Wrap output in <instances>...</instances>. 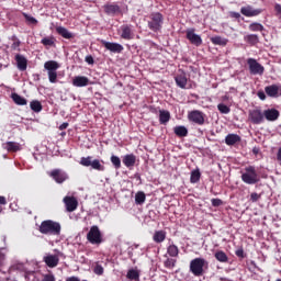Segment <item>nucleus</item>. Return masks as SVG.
<instances>
[{"label": "nucleus", "mask_w": 281, "mask_h": 281, "mask_svg": "<svg viewBox=\"0 0 281 281\" xmlns=\"http://www.w3.org/2000/svg\"><path fill=\"white\" fill-rule=\"evenodd\" d=\"M159 122L160 124H168L170 122V111L159 110Z\"/></svg>", "instance_id": "cd10ccee"}, {"label": "nucleus", "mask_w": 281, "mask_h": 281, "mask_svg": "<svg viewBox=\"0 0 281 281\" xmlns=\"http://www.w3.org/2000/svg\"><path fill=\"white\" fill-rule=\"evenodd\" d=\"M176 83L177 87H180V89H186L188 85V77L184 75V72H181L180 75L176 76Z\"/></svg>", "instance_id": "5701e85b"}, {"label": "nucleus", "mask_w": 281, "mask_h": 281, "mask_svg": "<svg viewBox=\"0 0 281 281\" xmlns=\"http://www.w3.org/2000/svg\"><path fill=\"white\" fill-rule=\"evenodd\" d=\"M87 240L91 243V245H101L102 243V233L98 226H92L87 234Z\"/></svg>", "instance_id": "0eeeda50"}, {"label": "nucleus", "mask_w": 281, "mask_h": 281, "mask_svg": "<svg viewBox=\"0 0 281 281\" xmlns=\"http://www.w3.org/2000/svg\"><path fill=\"white\" fill-rule=\"evenodd\" d=\"M240 12L244 16H258L259 14H262V9H255L251 5L241 7Z\"/></svg>", "instance_id": "4468645a"}, {"label": "nucleus", "mask_w": 281, "mask_h": 281, "mask_svg": "<svg viewBox=\"0 0 281 281\" xmlns=\"http://www.w3.org/2000/svg\"><path fill=\"white\" fill-rule=\"evenodd\" d=\"M277 159L278 161H281V147L278 149Z\"/></svg>", "instance_id": "680f3d73"}, {"label": "nucleus", "mask_w": 281, "mask_h": 281, "mask_svg": "<svg viewBox=\"0 0 281 281\" xmlns=\"http://www.w3.org/2000/svg\"><path fill=\"white\" fill-rule=\"evenodd\" d=\"M43 281H56L54 274H45Z\"/></svg>", "instance_id": "3c124183"}, {"label": "nucleus", "mask_w": 281, "mask_h": 281, "mask_svg": "<svg viewBox=\"0 0 281 281\" xmlns=\"http://www.w3.org/2000/svg\"><path fill=\"white\" fill-rule=\"evenodd\" d=\"M248 30H250V32H262L265 26L258 22H254L248 26Z\"/></svg>", "instance_id": "ea45409f"}, {"label": "nucleus", "mask_w": 281, "mask_h": 281, "mask_svg": "<svg viewBox=\"0 0 281 281\" xmlns=\"http://www.w3.org/2000/svg\"><path fill=\"white\" fill-rule=\"evenodd\" d=\"M3 148H5V150H9V153H16L21 150V144L14 143V142H8L3 144Z\"/></svg>", "instance_id": "b1692460"}, {"label": "nucleus", "mask_w": 281, "mask_h": 281, "mask_svg": "<svg viewBox=\"0 0 281 281\" xmlns=\"http://www.w3.org/2000/svg\"><path fill=\"white\" fill-rule=\"evenodd\" d=\"M136 205H144L146 203V194L144 192H137L135 195Z\"/></svg>", "instance_id": "4c0bfd02"}, {"label": "nucleus", "mask_w": 281, "mask_h": 281, "mask_svg": "<svg viewBox=\"0 0 281 281\" xmlns=\"http://www.w3.org/2000/svg\"><path fill=\"white\" fill-rule=\"evenodd\" d=\"M64 203L67 212H76L78 210V200L74 196H65Z\"/></svg>", "instance_id": "2eb2a0df"}, {"label": "nucleus", "mask_w": 281, "mask_h": 281, "mask_svg": "<svg viewBox=\"0 0 281 281\" xmlns=\"http://www.w3.org/2000/svg\"><path fill=\"white\" fill-rule=\"evenodd\" d=\"M274 10H276L277 14H278L279 16H281V4L277 3V4L274 5Z\"/></svg>", "instance_id": "6e6d98bb"}, {"label": "nucleus", "mask_w": 281, "mask_h": 281, "mask_svg": "<svg viewBox=\"0 0 281 281\" xmlns=\"http://www.w3.org/2000/svg\"><path fill=\"white\" fill-rule=\"evenodd\" d=\"M229 41L225 37H221V36H214V37H211V43H213V45H222V46H225L227 45Z\"/></svg>", "instance_id": "f704fd0d"}, {"label": "nucleus", "mask_w": 281, "mask_h": 281, "mask_svg": "<svg viewBox=\"0 0 281 281\" xmlns=\"http://www.w3.org/2000/svg\"><path fill=\"white\" fill-rule=\"evenodd\" d=\"M229 16H232V19H240V13L235 12V11H231Z\"/></svg>", "instance_id": "603ef678"}, {"label": "nucleus", "mask_w": 281, "mask_h": 281, "mask_svg": "<svg viewBox=\"0 0 281 281\" xmlns=\"http://www.w3.org/2000/svg\"><path fill=\"white\" fill-rule=\"evenodd\" d=\"M265 91L269 98H278L281 95V86L271 85L265 88Z\"/></svg>", "instance_id": "f3484780"}, {"label": "nucleus", "mask_w": 281, "mask_h": 281, "mask_svg": "<svg viewBox=\"0 0 281 281\" xmlns=\"http://www.w3.org/2000/svg\"><path fill=\"white\" fill-rule=\"evenodd\" d=\"M80 166H85V168H89L91 166L92 170H99V172H104V165H102V160L94 159L91 156L81 157L79 161Z\"/></svg>", "instance_id": "20e7f679"}, {"label": "nucleus", "mask_w": 281, "mask_h": 281, "mask_svg": "<svg viewBox=\"0 0 281 281\" xmlns=\"http://www.w3.org/2000/svg\"><path fill=\"white\" fill-rule=\"evenodd\" d=\"M214 256L218 262H229V257L223 250H217Z\"/></svg>", "instance_id": "c756f323"}, {"label": "nucleus", "mask_w": 281, "mask_h": 281, "mask_svg": "<svg viewBox=\"0 0 281 281\" xmlns=\"http://www.w3.org/2000/svg\"><path fill=\"white\" fill-rule=\"evenodd\" d=\"M5 203H8L5 196H0V205H5Z\"/></svg>", "instance_id": "bf43d9fd"}, {"label": "nucleus", "mask_w": 281, "mask_h": 281, "mask_svg": "<svg viewBox=\"0 0 281 281\" xmlns=\"http://www.w3.org/2000/svg\"><path fill=\"white\" fill-rule=\"evenodd\" d=\"M137 161V157L134 154H127L123 157V164L126 168H133Z\"/></svg>", "instance_id": "aec40b11"}, {"label": "nucleus", "mask_w": 281, "mask_h": 281, "mask_svg": "<svg viewBox=\"0 0 281 281\" xmlns=\"http://www.w3.org/2000/svg\"><path fill=\"white\" fill-rule=\"evenodd\" d=\"M241 181L247 186H256V183H260V175H258L256 167H246L241 172Z\"/></svg>", "instance_id": "f03ea898"}, {"label": "nucleus", "mask_w": 281, "mask_h": 281, "mask_svg": "<svg viewBox=\"0 0 281 281\" xmlns=\"http://www.w3.org/2000/svg\"><path fill=\"white\" fill-rule=\"evenodd\" d=\"M127 280L139 281V270L130 269L126 274Z\"/></svg>", "instance_id": "7c9ffc66"}, {"label": "nucleus", "mask_w": 281, "mask_h": 281, "mask_svg": "<svg viewBox=\"0 0 281 281\" xmlns=\"http://www.w3.org/2000/svg\"><path fill=\"white\" fill-rule=\"evenodd\" d=\"M60 256H63V252L57 251L56 255H46L43 258V261L47 267L50 269H54L55 267H58V262H60Z\"/></svg>", "instance_id": "1a4fd4ad"}, {"label": "nucleus", "mask_w": 281, "mask_h": 281, "mask_svg": "<svg viewBox=\"0 0 281 281\" xmlns=\"http://www.w3.org/2000/svg\"><path fill=\"white\" fill-rule=\"evenodd\" d=\"M101 43L105 49H108V52H112V54H122V52H124V46H122V44L106 42L104 40H102Z\"/></svg>", "instance_id": "9b49d317"}, {"label": "nucleus", "mask_w": 281, "mask_h": 281, "mask_svg": "<svg viewBox=\"0 0 281 281\" xmlns=\"http://www.w3.org/2000/svg\"><path fill=\"white\" fill-rule=\"evenodd\" d=\"M173 133H176L178 137H188V128L186 126H176Z\"/></svg>", "instance_id": "473e14b6"}, {"label": "nucleus", "mask_w": 281, "mask_h": 281, "mask_svg": "<svg viewBox=\"0 0 281 281\" xmlns=\"http://www.w3.org/2000/svg\"><path fill=\"white\" fill-rule=\"evenodd\" d=\"M187 38L190 41L192 45H195L196 47L203 45V40L200 35L194 33V29H188L187 30Z\"/></svg>", "instance_id": "ddd939ff"}, {"label": "nucleus", "mask_w": 281, "mask_h": 281, "mask_svg": "<svg viewBox=\"0 0 281 281\" xmlns=\"http://www.w3.org/2000/svg\"><path fill=\"white\" fill-rule=\"evenodd\" d=\"M30 106L34 113H41L43 111V104L38 100L31 101Z\"/></svg>", "instance_id": "e433bc0d"}, {"label": "nucleus", "mask_w": 281, "mask_h": 281, "mask_svg": "<svg viewBox=\"0 0 281 281\" xmlns=\"http://www.w3.org/2000/svg\"><path fill=\"white\" fill-rule=\"evenodd\" d=\"M95 276H102L104 273V268L100 265H97L93 269Z\"/></svg>", "instance_id": "de8ad7c7"}, {"label": "nucleus", "mask_w": 281, "mask_h": 281, "mask_svg": "<svg viewBox=\"0 0 281 281\" xmlns=\"http://www.w3.org/2000/svg\"><path fill=\"white\" fill-rule=\"evenodd\" d=\"M276 281H281V279H277Z\"/></svg>", "instance_id": "69168bd1"}, {"label": "nucleus", "mask_w": 281, "mask_h": 281, "mask_svg": "<svg viewBox=\"0 0 281 281\" xmlns=\"http://www.w3.org/2000/svg\"><path fill=\"white\" fill-rule=\"evenodd\" d=\"M280 117V111L276 109H268L263 111V120L266 119L268 122H276Z\"/></svg>", "instance_id": "dca6fc26"}, {"label": "nucleus", "mask_w": 281, "mask_h": 281, "mask_svg": "<svg viewBox=\"0 0 281 281\" xmlns=\"http://www.w3.org/2000/svg\"><path fill=\"white\" fill-rule=\"evenodd\" d=\"M86 63H88V65H93V57L92 56H87L86 57Z\"/></svg>", "instance_id": "4d7b16f0"}, {"label": "nucleus", "mask_w": 281, "mask_h": 281, "mask_svg": "<svg viewBox=\"0 0 281 281\" xmlns=\"http://www.w3.org/2000/svg\"><path fill=\"white\" fill-rule=\"evenodd\" d=\"M248 120L251 124H262L265 122V114L260 108L249 110Z\"/></svg>", "instance_id": "6e6552de"}, {"label": "nucleus", "mask_w": 281, "mask_h": 281, "mask_svg": "<svg viewBox=\"0 0 281 281\" xmlns=\"http://www.w3.org/2000/svg\"><path fill=\"white\" fill-rule=\"evenodd\" d=\"M240 142V137L237 134H228L225 137V144L227 146H235V144H238Z\"/></svg>", "instance_id": "393cba45"}, {"label": "nucleus", "mask_w": 281, "mask_h": 281, "mask_svg": "<svg viewBox=\"0 0 281 281\" xmlns=\"http://www.w3.org/2000/svg\"><path fill=\"white\" fill-rule=\"evenodd\" d=\"M257 95H258L259 100H267V94H265V92H262V91H259L257 93Z\"/></svg>", "instance_id": "5fc2aeb1"}, {"label": "nucleus", "mask_w": 281, "mask_h": 281, "mask_svg": "<svg viewBox=\"0 0 281 281\" xmlns=\"http://www.w3.org/2000/svg\"><path fill=\"white\" fill-rule=\"evenodd\" d=\"M49 177L56 181V183H65L67 179H69V176H67V172L60 170V169H54L49 172Z\"/></svg>", "instance_id": "f8f14e48"}, {"label": "nucleus", "mask_w": 281, "mask_h": 281, "mask_svg": "<svg viewBox=\"0 0 281 281\" xmlns=\"http://www.w3.org/2000/svg\"><path fill=\"white\" fill-rule=\"evenodd\" d=\"M247 65L251 76H262V74H265V66L258 63V60L248 58Z\"/></svg>", "instance_id": "423d86ee"}, {"label": "nucleus", "mask_w": 281, "mask_h": 281, "mask_svg": "<svg viewBox=\"0 0 281 281\" xmlns=\"http://www.w3.org/2000/svg\"><path fill=\"white\" fill-rule=\"evenodd\" d=\"M67 126H69V123H63L59 128L60 131H65V128H67Z\"/></svg>", "instance_id": "13d9d810"}, {"label": "nucleus", "mask_w": 281, "mask_h": 281, "mask_svg": "<svg viewBox=\"0 0 281 281\" xmlns=\"http://www.w3.org/2000/svg\"><path fill=\"white\" fill-rule=\"evenodd\" d=\"M103 10L105 12V14H120L121 10H120V5H117L116 3H110V4H105L103 7Z\"/></svg>", "instance_id": "412c9836"}, {"label": "nucleus", "mask_w": 281, "mask_h": 281, "mask_svg": "<svg viewBox=\"0 0 281 281\" xmlns=\"http://www.w3.org/2000/svg\"><path fill=\"white\" fill-rule=\"evenodd\" d=\"M244 41H246V43H249V45H258V43H259L258 35H256V34L246 35L244 37Z\"/></svg>", "instance_id": "c9c22d12"}, {"label": "nucleus", "mask_w": 281, "mask_h": 281, "mask_svg": "<svg viewBox=\"0 0 281 281\" xmlns=\"http://www.w3.org/2000/svg\"><path fill=\"white\" fill-rule=\"evenodd\" d=\"M56 32L59 36H63V38H74V34L65 29V26H57Z\"/></svg>", "instance_id": "c85d7f7f"}, {"label": "nucleus", "mask_w": 281, "mask_h": 281, "mask_svg": "<svg viewBox=\"0 0 281 281\" xmlns=\"http://www.w3.org/2000/svg\"><path fill=\"white\" fill-rule=\"evenodd\" d=\"M20 46H21V41L19 40L13 42V44L11 45L12 49H19Z\"/></svg>", "instance_id": "864d4df0"}, {"label": "nucleus", "mask_w": 281, "mask_h": 281, "mask_svg": "<svg viewBox=\"0 0 281 281\" xmlns=\"http://www.w3.org/2000/svg\"><path fill=\"white\" fill-rule=\"evenodd\" d=\"M161 25H164V15H161L159 12L151 13L150 21L148 22L149 30H153V32H158V30H161Z\"/></svg>", "instance_id": "39448f33"}, {"label": "nucleus", "mask_w": 281, "mask_h": 281, "mask_svg": "<svg viewBox=\"0 0 281 281\" xmlns=\"http://www.w3.org/2000/svg\"><path fill=\"white\" fill-rule=\"evenodd\" d=\"M220 281H232V280H229V279H227V278H225V277H221V278H220Z\"/></svg>", "instance_id": "0e129e2a"}, {"label": "nucleus", "mask_w": 281, "mask_h": 281, "mask_svg": "<svg viewBox=\"0 0 281 281\" xmlns=\"http://www.w3.org/2000/svg\"><path fill=\"white\" fill-rule=\"evenodd\" d=\"M122 30V34L121 37L124 38L125 41H131L133 40V29H131V26L128 25H123L121 27Z\"/></svg>", "instance_id": "4be33fe9"}, {"label": "nucleus", "mask_w": 281, "mask_h": 281, "mask_svg": "<svg viewBox=\"0 0 281 281\" xmlns=\"http://www.w3.org/2000/svg\"><path fill=\"white\" fill-rule=\"evenodd\" d=\"M58 79V72L56 71H48V80L49 82H52L53 85L57 82Z\"/></svg>", "instance_id": "a18cd8bd"}, {"label": "nucleus", "mask_w": 281, "mask_h": 281, "mask_svg": "<svg viewBox=\"0 0 281 281\" xmlns=\"http://www.w3.org/2000/svg\"><path fill=\"white\" fill-rule=\"evenodd\" d=\"M204 267H207V260L203 258H195L190 261V272L195 276V278L203 276Z\"/></svg>", "instance_id": "7ed1b4c3"}, {"label": "nucleus", "mask_w": 281, "mask_h": 281, "mask_svg": "<svg viewBox=\"0 0 281 281\" xmlns=\"http://www.w3.org/2000/svg\"><path fill=\"white\" fill-rule=\"evenodd\" d=\"M60 223L52 220L43 221L40 225L41 234H45L47 236H60Z\"/></svg>", "instance_id": "f257e3e1"}, {"label": "nucleus", "mask_w": 281, "mask_h": 281, "mask_svg": "<svg viewBox=\"0 0 281 281\" xmlns=\"http://www.w3.org/2000/svg\"><path fill=\"white\" fill-rule=\"evenodd\" d=\"M11 98H12L13 102L15 104H18L19 106H25V104H27V99L21 97V94H19V93H12Z\"/></svg>", "instance_id": "bb28decb"}, {"label": "nucleus", "mask_w": 281, "mask_h": 281, "mask_svg": "<svg viewBox=\"0 0 281 281\" xmlns=\"http://www.w3.org/2000/svg\"><path fill=\"white\" fill-rule=\"evenodd\" d=\"M153 240L158 245L164 243V240H166V231H155L153 235Z\"/></svg>", "instance_id": "a878e982"}, {"label": "nucleus", "mask_w": 281, "mask_h": 281, "mask_svg": "<svg viewBox=\"0 0 281 281\" xmlns=\"http://www.w3.org/2000/svg\"><path fill=\"white\" fill-rule=\"evenodd\" d=\"M167 254L171 258H177V256H179V247H177V245H175V244L169 245L167 248Z\"/></svg>", "instance_id": "72a5a7b5"}, {"label": "nucleus", "mask_w": 281, "mask_h": 281, "mask_svg": "<svg viewBox=\"0 0 281 281\" xmlns=\"http://www.w3.org/2000/svg\"><path fill=\"white\" fill-rule=\"evenodd\" d=\"M175 265H177V260H175V259H167L165 261V267L167 269H175Z\"/></svg>", "instance_id": "49530a36"}, {"label": "nucleus", "mask_w": 281, "mask_h": 281, "mask_svg": "<svg viewBox=\"0 0 281 281\" xmlns=\"http://www.w3.org/2000/svg\"><path fill=\"white\" fill-rule=\"evenodd\" d=\"M217 110L220 111V113H223L224 115H227L232 109H229V106L225 105V103H220L217 105Z\"/></svg>", "instance_id": "c03bdc74"}, {"label": "nucleus", "mask_w": 281, "mask_h": 281, "mask_svg": "<svg viewBox=\"0 0 281 281\" xmlns=\"http://www.w3.org/2000/svg\"><path fill=\"white\" fill-rule=\"evenodd\" d=\"M190 122L194 124H199V126H203L205 124V114L199 110H193L188 114Z\"/></svg>", "instance_id": "9d476101"}, {"label": "nucleus", "mask_w": 281, "mask_h": 281, "mask_svg": "<svg viewBox=\"0 0 281 281\" xmlns=\"http://www.w3.org/2000/svg\"><path fill=\"white\" fill-rule=\"evenodd\" d=\"M250 201H251L252 203H256V202L260 201V194H258V193H256V192H252V193L250 194Z\"/></svg>", "instance_id": "09e8293b"}, {"label": "nucleus", "mask_w": 281, "mask_h": 281, "mask_svg": "<svg viewBox=\"0 0 281 281\" xmlns=\"http://www.w3.org/2000/svg\"><path fill=\"white\" fill-rule=\"evenodd\" d=\"M211 203H212L213 207H218L220 205H223V200H221V199H213L211 201Z\"/></svg>", "instance_id": "8fccbe9b"}, {"label": "nucleus", "mask_w": 281, "mask_h": 281, "mask_svg": "<svg viewBox=\"0 0 281 281\" xmlns=\"http://www.w3.org/2000/svg\"><path fill=\"white\" fill-rule=\"evenodd\" d=\"M25 21L30 24V25H36L38 23V20H36V18L27 14V13H22Z\"/></svg>", "instance_id": "79ce46f5"}, {"label": "nucleus", "mask_w": 281, "mask_h": 281, "mask_svg": "<svg viewBox=\"0 0 281 281\" xmlns=\"http://www.w3.org/2000/svg\"><path fill=\"white\" fill-rule=\"evenodd\" d=\"M66 281H80L78 277H69L66 279Z\"/></svg>", "instance_id": "052dcab7"}, {"label": "nucleus", "mask_w": 281, "mask_h": 281, "mask_svg": "<svg viewBox=\"0 0 281 281\" xmlns=\"http://www.w3.org/2000/svg\"><path fill=\"white\" fill-rule=\"evenodd\" d=\"M72 86L74 87H89V79L85 76H76L72 78Z\"/></svg>", "instance_id": "a211bd4d"}, {"label": "nucleus", "mask_w": 281, "mask_h": 281, "mask_svg": "<svg viewBox=\"0 0 281 281\" xmlns=\"http://www.w3.org/2000/svg\"><path fill=\"white\" fill-rule=\"evenodd\" d=\"M60 67V65L57 64V61H54V60H49V61H46L44 64V68L47 70V71H56L58 70Z\"/></svg>", "instance_id": "2f4dec72"}, {"label": "nucleus", "mask_w": 281, "mask_h": 281, "mask_svg": "<svg viewBox=\"0 0 281 281\" xmlns=\"http://www.w3.org/2000/svg\"><path fill=\"white\" fill-rule=\"evenodd\" d=\"M15 63L20 71H25V69H27V58H25V56L21 54L15 55Z\"/></svg>", "instance_id": "6ab92c4d"}, {"label": "nucleus", "mask_w": 281, "mask_h": 281, "mask_svg": "<svg viewBox=\"0 0 281 281\" xmlns=\"http://www.w3.org/2000/svg\"><path fill=\"white\" fill-rule=\"evenodd\" d=\"M201 180V171L199 170H193L191 172V177H190V181L192 183H199V181Z\"/></svg>", "instance_id": "a19ab883"}, {"label": "nucleus", "mask_w": 281, "mask_h": 281, "mask_svg": "<svg viewBox=\"0 0 281 281\" xmlns=\"http://www.w3.org/2000/svg\"><path fill=\"white\" fill-rule=\"evenodd\" d=\"M3 240H5V237H3Z\"/></svg>", "instance_id": "338daca9"}, {"label": "nucleus", "mask_w": 281, "mask_h": 281, "mask_svg": "<svg viewBox=\"0 0 281 281\" xmlns=\"http://www.w3.org/2000/svg\"><path fill=\"white\" fill-rule=\"evenodd\" d=\"M236 256H238L239 258L243 257V250H237Z\"/></svg>", "instance_id": "e2e57ef3"}, {"label": "nucleus", "mask_w": 281, "mask_h": 281, "mask_svg": "<svg viewBox=\"0 0 281 281\" xmlns=\"http://www.w3.org/2000/svg\"><path fill=\"white\" fill-rule=\"evenodd\" d=\"M55 38L54 37H44L41 43L42 45H44L45 47H52L55 43Z\"/></svg>", "instance_id": "37998d69"}, {"label": "nucleus", "mask_w": 281, "mask_h": 281, "mask_svg": "<svg viewBox=\"0 0 281 281\" xmlns=\"http://www.w3.org/2000/svg\"><path fill=\"white\" fill-rule=\"evenodd\" d=\"M110 161L116 170H120V168H122V160L120 159V157L112 155Z\"/></svg>", "instance_id": "58836bf2"}]
</instances>
